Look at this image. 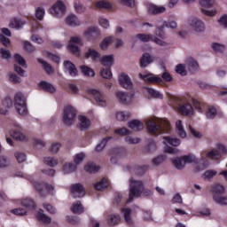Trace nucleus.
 <instances>
[{"label":"nucleus","mask_w":227,"mask_h":227,"mask_svg":"<svg viewBox=\"0 0 227 227\" xmlns=\"http://www.w3.org/2000/svg\"><path fill=\"white\" fill-rule=\"evenodd\" d=\"M211 191L213 192V196H215V195L221 196V195L224 194L226 188H224V185H223L221 184H216L213 185Z\"/></svg>","instance_id":"37"},{"label":"nucleus","mask_w":227,"mask_h":227,"mask_svg":"<svg viewBox=\"0 0 227 227\" xmlns=\"http://www.w3.org/2000/svg\"><path fill=\"white\" fill-rule=\"evenodd\" d=\"M163 27H168V29H176V27H178V23L173 20L164 21Z\"/></svg>","instance_id":"60"},{"label":"nucleus","mask_w":227,"mask_h":227,"mask_svg":"<svg viewBox=\"0 0 227 227\" xmlns=\"http://www.w3.org/2000/svg\"><path fill=\"white\" fill-rule=\"evenodd\" d=\"M182 143V141L175 137H163V144L168 146V145H170V146H179V145Z\"/></svg>","instance_id":"31"},{"label":"nucleus","mask_w":227,"mask_h":227,"mask_svg":"<svg viewBox=\"0 0 227 227\" xmlns=\"http://www.w3.org/2000/svg\"><path fill=\"white\" fill-rule=\"evenodd\" d=\"M100 35H102V32H100V28H98V27H90L83 33V36H85L87 40H95V38H98Z\"/></svg>","instance_id":"19"},{"label":"nucleus","mask_w":227,"mask_h":227,"mask_svg":"<svg viewBox=\"0 0 227 227\" xmlns=\"http://www.w3.org/2000/svg\"><path fill=\"white\" fill-rule=\"evenodd\" d=\"M217 150H211L201 154V160H205V158L212 159L213 160H218L221 159V153H227V148L222 144H217ZM221 152V153H220Z\"/></svg>","instance_id":"7"},{"label":"nucleus","mask_w":227,"mask_h":227,"mask_svg":"<svg viewBox=\"0 0 227 227\" xmlns=\"http://www.w3.org/2000/svg\"><path fill=\"white\" fill-rule=\"evenodd\" d=\"M50 12L54 17H61V15H65L67 6H65V3L59 0L51 6Z\"/></svg>","instance_id":"16"},{"label":"nucleus","mask_w":227,"mask_h":227,"mask_svg":"<svg viewBox=\"0 0 227 227\" xmlns=\"http://www.w3.org/2000/svg\"><path fill=\"white\" fill-rule=\"evenodd\" d=\"M176 131L181 139H185V137H187V132H185V129H184L182 120H177L176 121Z\"/></svg>","instance_id":"29"},{"label":"nucleus","mask_w":227,"mask_h":227,"mask_svg":"<svg viewBox=\"0 0 227 227\" xmlns=\"http://www.w3.org/2000/svg\"><path fill=\"white\" fill-rule=\"evenodd\" d=\"M98 24L103 27V29H109L111 27V23L109 22V20H107L106 17L101 16L98 19Z\"/></svg>","instance_id":"56"},{"label":"nucleus","mask_w":227,"mask_h":227,"mask_svg":"<svg viewBox=\"0 0 227 227\" xmlns=\"http://www.w3.org/2000/svg\"><path fill=\"white\" fill-rule=\"evenodd\" d=\"M108 186L109 182H107L106 178L101 179L94 184L96 191H105V189H107Z\"/></svg>","instance_id":"44"},{"label":"nucleus","mask_w":227,"mask_h":227,"mask_svg":"<svg viewBox=\"0 0 227 227\" xmlns=\"http://www.w3.org/2000/svg\"><path fill=\"white\" fill-rule=\"evenodd\" d=\"M129 201H133L134 198H140V196H151L152 191L145 188L141 181L131 178L129 180Z\"/></svg>","instance_id":"3"},{"label":"nucleus","mask_w":227,"mask_h":227,"mask_svg":"<svg viewBox=\"0 0 227 227\" xmlns=\"http://www.w3.org/2000/svg\"><path fill=\"white\" fill-rule=\"evenodd\" d=\"M214 0H200L199 4L202 8L201 13H203V15H206L207 17H214V15H215L217 12L215 10H207L208 8H212V6H214Z\"/></svg>","instance_id":"14"},{"label":"nucleus","mask_w":227,"mask_h":227,"mask_svg":"<svg viewBox=\"0 0 227 227\" xmlns=\"http://www.w3.org/2000/svg\"><path fill=\"white\" fill-rule=\"evenodd\" d=\"M115 118L118 121H127L130 118V112L129 111H119L115 113Z\"/></svg>","instance_id":"38"},{"label":"nucleus","mask_w":227,"mask_h":227,"mask_svg":"<svg viewBox=\"0 0 227 227\" xmlns=\"http://www.w3.org/2000/svg\"><path fill=\"white\" fill-rule=\"evenodd\" d=\"M153 57L150 53H145L140 59V67L141 68H146V67L153 63Z\"/></svg>","instance_id":"30"},{"label":"nucleus","mask_w":227,"mask_h":227,"mask_svg":"<svg viewBox=\"0 0 227 227\" xmlns=\"http://www.w3.org/2000/svg\"><path fill=\"white\" fill-rule=\"evenodd\" d=\"M14 107L20 116H26L27 114V106H26V99L22 92H16L13 100Z\"/></svg>","instance_id":"5"},{"label":"nucleus","mask_w":227,"mask_h":227,"mask_svg":"<svg viewBox=\"0 0 227 227\" xmlns=\"http://www.w3.org/2000/svg\"><path fill=\"white\" fill-rule=\"evenodd\" d=\"M71 211L73 214H82V212H84V207L81 201L77 200L76 202H74L71 206Z\"/></svg>","instance_id":"41"},{"label":"nucleus","mask_w":227,"mask_h":227,"mask_svg":"<svg viewBox=\"0 0 227 227\" xmlns=\"http://www.w3.org/2000/svg\"><path fill=\"white\" fill-rule=\"evenodd\" d=\"M71 196L73 198H82L86 194L84 186L81 184H74L71 185L70 189Z\"/></svg>","instance_id":"18"},{"label":"nucleus","mask_w":227,"mask_h":227,"mask_svg":"<svg viewBox=\"0 0 227 227\" xmlns=\"http://www.w3.org/2000/svg\"><path fill=\"white\" fill-rule=\"evenodd\" d=\"M206 116L208 120H214L217 116V108L214 106L207 107Z\"/></svg>","instance_id":"50"},{"label":"nucleus","mask_w":227,"mask_h":227,"mask_svg":"<svg viewBox=\"0 0 227 227\" xmlns=\"http://www.w3.org/2000/svg\"><path fill=\"white\" fill-rule=\"evenodd\" d=\"M87 93L91 95L93 97L96 104L98 106H100L101 107H106L107 101H106V98H104V95L98 90L97 89H89L87 90Z\"/></svg>","instance_id":"15"},{"label":"nucleus","mask_w":227,"mask_h":227,"mask_svg":"<svg viewBox=\"0 0 227 227\" xmlns=\"http://www.w3.org/2000/svg\"><path fill=\"white\" fill-rule=\"evenodd\" d=\"M90 125H91V121H90L88 117L84 115L78 116V128L81 129V130H88Z\"/></svg>","instance_id":"25"},{"label":"nucleus","mask_w":227,"mask_h":227,"mask_svg":"<svg viewBox=\"0 0 227 227\" xmlns=\"http://www.w3.org/2000/svg\"><path fill=\"white\" fill-rule=\"evenodd\" d=\"M118 81L119 84H121L122 88H125V90H132V80H130V77H129L127 74L121 73L118 76Z\"/></svg>","instance_id":"20"},{"label":"nucleus","mask_w":227,"mask_h":227,"mask_svg":"<svg viewBox=\"0 0 227 227\" xmlns=\"http://www.w3.org/2000/svg\"><path fill=\"white\" fill-rule=\"evenodd\" d=\"M114 132L117 136H129V134H132V131L127 128L117 129Z\"/></svg>","instance_id":"62"},{"label":"nucleus","mask_w":227,"mask_h":227,"mask_svg":"<svg viewBox=\"0 0 227 227\" xmlns=\"http://www.w3.org/2000/svg\"><path fill=\"white\" fill-rule=\"evenodd\" d=\"M154 35L155 36L153 35L138 34L136 35L135 39L139 40V42H154V43L160 47H168V42L164 40L166 38V33H164L162 28H156Z\"/></svg>","instance_id":"2"},{"label":"nucleus","mask_w":227,"mask_h":227,"mask_svg":"<svg viewBox=\"0 0 227 227\" xmlns=\"http://www.w3.org/2000/svg\"><path fill=\"white\" fill-rule=\"evenodd\" d=\"M114 95L119 104H121L122 106H130V104L134 102V95L129 94L126 91L116 90Z\"/></svg>","instance_id":"9"},{"label":"nucleus","mask_w":227,"mask_h":227,"mask_svg":"<svg viewBox=\"0 0 227 227\" xmlns=\"http://www.w3.org/2000/svg\"><path fill=\"white\" fill-rule=\"evenodd\" d=\"M113 42H114V36L111 35L105 37L99 43L100 50L106 51V49H107V47H109Z\"/></svg>","instance_id":"36"},{"label":"nucleus","mask_w":227,"mask_h":227,"mask_svg":"<svg viewBox=\"0 0 227 227\" xmlns=\"http://www.w3.org/2000/svg\"><path fill=\"white\" fill-rule=\"evenodd\" d=\"M84 169L87 173H97L100 169V167L97 166L94 162H88L84 166Z\"/></svg>","instance_id":"46"},{"label":"nucleus","mask_w":227,"mask_h":227,"mask_svg":"<svg viewBox=\"0 0 227 227\" xmlns=\"http://www.w3.org/2000/svg\"><path fill=\"white\" fill-rule=\"evenodd\" d=\"M10 136L16 141H27V137L22 132L20 124L14 122L10 129Z\"/></svg>","instance_id":"11"},{"label":"nucleus","mask_w":227,"mask_h":227,"mask_svg":"<svg viewBox=\"0 0 227 227\" xmlns=\"http://www.w3.org/2000/svg\"><path fill=\"white\" fill-rule=\"evenodd\" d=\"M36 219L40 221V223H51V217L47 215L43 214V210L40 209L36 214Z\"/></svg>","instance_id":"47"},{"label":"nucleus","mask_w":227,"mask_h":227,"mask_svg":"<svg viewBox=\"0 0 227 227\" xmlns=\"http://www.w3.org/2000/svg\"><path fill=\"white\" fill-rule=\"evenodd\" d=\"M213 200L217 205H221L223 207L227 205V196L226 195H213Z\"/></svg>","instance_id":"45"},{"label":"nucleus","mask_w":227,"mask_h":227,"mask_svg":"<svg viewBox=\"0 0 227 227\" xmlns=\"http://www.w3.org/2000/svg\"><path fill=\"white\" fill-rule=\"evenodd\" d=\"M145 90L153 98H159L160 100H162L163 96L159 90H155V89L153 88H146Z\"/></svg>","instance_id":"49"},{"label":"nucleus","mask_w":227,"mask_h":227,"mask_svg":"<svg viewBox=\"0 0 227 227\" xmlns=\"http://www.w3.org/2000/svg\"><path fill=\"white\" fill-rule=\"evenodd\" d=\"M92 6L98 10H111L113 8V4L106 0H100L95 2Z\"/></svg>","instance_id":"27"},{"label":"nucleus","mask_w":227,"mask_h":227,"mask_svg":"<svg viewBox=\"0 0 227 227\" xmlns=\"http://www.w3.org/2000/svg\"><path fill=\"white\" fill-rule=\"evenodd\" d=\"M149 134H168L171 130V125L168 119H159L157 117L144 120Z\"/></svg>","instance_id":"1"},{"label":"nucleus","mask_w":227,"mask_h":227,"mask_svg":"<svg viewBox=\"0 0 227 227\" xmlns=\"http://www.w3.org/2000/svg\"><path fill=\"white\" fill-rule=\"evenodd\" d=\"M109 139H111V137H106L103 140H101V142L96 145L95 151L102 152V150L106 148V145H107V141H109Z\"/></svg>","instance_id":"58"},{"label":"nucleus","mask_w":227,"mask_h":227,"mask_svg":"<svg viewBox=\"0 0 227 227\" xmlns=\"http://www.w3.org/2000/svg\"><path fill=\"white\" fill-rule=\"evenodd\" d=\"M100 75L103 79H112L113 72H111V67L102 68L100 71Z\"/></svg>","instance_id":"54"},{"label":"nucleus","mask_w":227,"mask_h":227,"mask_svg":"<svg viewBox=\"0 0 227 227\" xmlns=\"http://www.w3.org/2000/svg\"><path fill=\"white\" fill-rule=\"evenodd\" d=\"M26 20L22 18H13L9 24V27L12 29H22L26 26Z\"/></svg>","instance_id":"23"},{"label":"nucleus","mask_w":227,"mask_h":227,"mask_svg":"<svg viewBox=\"0 0 227 227\" xmlns=\"http://www.w3.org/2000/svg\"><path fill=\"white\" fill-rule=\"evenodd\" d=\"M172 162L176 169H184L186 164L196 162V156H194V154L184 155L172 159Z\"/></svg>","instance_id":"6"},{"label":"nucleus","mask_w":227,"mask_h":227,"mask_svg":"<svg viewBox=\"0 0 227 227\" xmlns=\"http://www.w3.org/2000/svg\"><path fill=\"white\" fill-rule=\"evenodd\" d=\"M10 107H12V98H6L2 101L0 114H7L8 109H10Z\"/></svg>","instance_id":"32"},{"label":"nucleus","mask_w":227,"mask_h":227,"mask_svg":"<svg viewBox=\"0 0 227 227\" xmlns=\"http://www.w3.org/2000/svg\"><path fill=\"white\" fill-rule=\"evenodd\" d=\"M176 111L183 114V116H192L194 114V109L189 103H182L176 107Z\"/></svg>","instance_id":"17"},{"label":"nucleus","mask_w":227,"mask_h":227,"mask_svg":"<svg viewBox=\"0 0 227 227\" xmlns=\"http://www.w3.org/2000/svg\"><path fill=\"white\" fill-rule=\"evenodd\" d=\"M14 59L16 63L20 65V67H23V68H27V64H26V59H24V57L20 56V54H15Z\"/></svg>","instance_id":"59"},{"label":"nucleus","mask_w":227,"mask_h":227,"mask_svg":"<svg viewBox=\"0 0 227 227\" xmlns=\"http://www.w3.org/2000/svg\"><path fill=\"white\" fill-rule=\"evenodd\" d=\"M123 152V148L121 147H114L110 150L109 155L112 157L111 158V162L113 164H116V160H114V157H120V153Z\"/></svg>","instance_id":"39"},{"label":"nucleus","mask_w":227,"mask_h":227,"mask_svg":"<svg viewBox=\"0 0 227 227\" xmlns=\"http://www.w3.org/2000/svg\"><path fill=\"white\" fill-rule=\"evenodd\" d=\"M12 161L6 156H0V168H8Z\"/></svg>","instance_id":"63"},{"label":"nucleus","mask_w":227,"mask_h":227,"mask_svg":"<svg viewBox=\"0 0 227 227\" xmlns=\"http://www.w3.org/2000/svg\"><path fill=\"white\" fill-rule=\"evenodd\" d=\"M76 115H77V112L75 111V108L72 106H67L64 109L63 117H62V120L65 125H67V126L74 125V123H75Z\"/></svg>","instance_id":"8"},{"label":"nucleus","mask_w":227,"mask_h":227,"mask_svg":"<svg viewBox=\"0 0 227 227\" xmlns=\"http://www.w3.org/2000/svg\"><path fill=\"white\" fill-rule=\"evenodd\" d=\"M59 162V161L58 158H55V157L44 158V163L46 164V166H50L51 168H54V167L58 166Z\"/></svg>","instance_id":"51"},{"label":"nucleus","mask_w":227,"mask_h":227,"mask_svg":"<svg viewBox=\"0 0 227 227\" xmlns=\"http://www.w3.org/2000/svg\"><path fill=\"white\" fill-rule=\"evenodd\" d=\"M99 59L101 65H103V67H106L107 68H111V67L114 65V55H105Z\"/></svg>","instance_id":"28"},{"label":"nucleus","mask_w":227,"mask_h":227,"mask_svg":"<svg viewBox=\"0 0 227 227\" xmlns=\"http://www.w3.org/2000/svg\"><path fill=\"white\" fill-rule=\"evenodd\" d=\"M32 185L42 196H45V194H54V186L52 185L38 183L36 181L32 182Z\"/></svg>","instance_id":"12"},{"label":"nucleus","mask_w":227,"mask_h":227,"mask_svg":"<svg viewBox=\"0 0 227 227\" xmlns=\"http://www.w3.org/2000/svg\"><path fill=\"white\" fill-rule=\"evenodd\" d=\"M139 77L146 82H153L155 84H162V79L165 82H171L173 81V77L168 71H165L161 74V78L150 73L139 74Z\"/></svg>","instance_id":"4"},{"label":"nucleus","mask_w":227,"mask_h":227,"mask_svg":"<svg viewBox=\"0 0 227 227\" xmlns=\"http://www.w3.org/2000/svg\"><path fill=\"white\" fill-rule=\"evenodd\" d=\"M215 175H217V171L214 170V169H209L204 172V180H212V178H214V176H215Z\"/></svg>","instance_id":"61"},{"label":"nucleus","mask_w":227,"mask_h":227,"mask_svg":"<svg viewBox=\"0 0 227 227\" xmlns=\"http://www.w3.org/2000/svg\"><path fill=\"white\" fill-rule=\"evenodd\" d=\"M188 25L195 31L196 33H204L206 27L203 20H200L197 17H191L188 19Z\"/></svg>","instance_id":"13"},{"label":"nucleus","mask_w":227,"mask_h":227,"mask_svg":"<svg viewBox=\"0 0 227 227\" xmlns=\"http://www.w3.org/2000/svg\"><path fill=\"white\" fill-rule=\"evenodd\" d=\"M86 159V154L84 153H79L74 155V164L75 166H79V164H82V161Z\"/></svg>","instance_id":"53"},{"label":"nucleus","mask_w":227,"mask_h":227,"mask_svg":"<svg viewBox=\"0 0 227 227\" xmlns=\"http://www.w3.org/2000/svg\"><path fill=\"white\" fill-rule=\"evenodd\" d=\"M85 58H90V59L97 61L100 59V52L94 48H89L85 52Z\"/></svg>","instance_id":"33"},{"label":"nucleus","mask_w":227,"mask_h":227,"mask_svg":"<svg viewBox=\"0 0 227 227\" xmlns=\"http://www.w3.org/2000/svg\"><path fill=\"white\" fill-rule=\"evenodd\" d=\"M20 203L23 207L29 208V210H35V208H36V204H35V201L30 198L23 199L22 200H20Z\"/></svg>","instance_id":"42"},{"label":"nucleus","mask_w":227,"mask_h":227,"mask_svg":"<svg viewBox=\"0 0 227 227\" xmlns=\"http://www.w3.org/2000/svg\"><path fill=\"white\" fill-rule=\"evenodd\" d=\"M147 12L152 13V15H158V13H164L166 12V7L155 5L153 4H148Z\"/></svg>","instance_id":"26"},{"label":"nucleus","mask_w":227,"mask_h":227,"mask_svg":"<svg viewBox=\"0 0 227 227\" xmlns=\"http://www.w3.org/2000/svg\"><path fill=\"white\" fill-rule=\"evenodd\" d=\"M37 61H39V63H41L42 67L46 72V74H48L49 75H52V74H54V68H52V66H51L45 60H43L42 59H38Z\"/></svg>","instance_id":"40"},{"label":"nucleus","mask_w":227,"mask_h":227,"mask_svg":"<svg viewBox=\"0 0 227 227\" xmlns=\"http://www.w3.org/2000/svg\"><path fill=\"white\" fill-rule=\"evenodd\" d=\"M33 144L35 148H43V146H45V142L42 138L38 137L34 138Z\"/></svg>","instance_id":"64"},{"label":"nucleus","mask_w":227,"mask_h":227,"mask_svg":"<svg viewBox=\"0 0 227 227\" xmlns=\"http://www.w3.org/2000/svg\"><path fill=\"white\" fill-rule=\"evenodd\" d=\"M65 22L67 26H71V27L81 26V20H79L75 14L67 15L65 19Z\"/></svg>","instance_id":"24"},{"label":"nucleus","mask_w":227,"mask_h":227,"mask_svg":"<svg viewBox=\"0 0 227 227\" xmlns=\"http://www.w3.org/2000/svg\"><path fill=\"white\" fill-rule=\"evenodd\" d=\"M121 220V217H120V215H109L106 218L107 223L110 226H114L115 224H118V223H120V221Z\"/></svg>","instance_id":"43"},{"label":"nucleus","mask_w":227,"mask_h":227,"mask_svg":"<svg viewBox=\"0 0 227 227\" xmlns=\"http://www.w3.org/2000/svg\"><path fill=\"white\" fill-rule=\"evenodd\" d=\"M188 70H190L191 72L194 71V70H198V67H200L198 65V62L196 60H194V59H189L187 60V64H186Z\"/></svg>","instance_id":"55"},{"label":"nucleus","mask_w":227,"mask_h":227,"mask_svg":"<svg viewBox=\"0 0 227 227\" xmlns=\"http://www.w3.org/2000/svg\"><path fill=\"white\" fill-rule=\"evenodd\" d=\"M128 127L133 132H141V130L145 129V123L139 120H131L128 122Z\"/></svg>","instance_id":"21"},{"label":"nucleus","mask_w":227,"mask_h":227,"mask_svg":"<svg viewBox=\"0 0 227 227\" xmlns=\"http://www.w3.org/2000/svg\"><path fill=\"white\" fill-rule=\"evenodd\" d=\"M213 51H215V52H224L226 46H224V44H221L219 43H213L211 45Z\"/></svg>","instance_id":"57"},{"label":"nucleus","mask_w":227,"mask_h":227,"mask_svg":"<svg viewBox=\"0 0 227 227\" xmlns=\"http://www.w3.org/2000/svg\"><path fill=\"white\" fill-rule=\"evenodd\" d=\"M40 90H43L44 91H48V93H54L56 91V87L52 85L51 83H49L47 82H41L38 84Z\"/></svg>","instance_id":"35"},{"label":"nucleus","mask_w":227,"mask_h":227,"mask_svg":"<svg viewBox=\"0 0 227 227\" xmlns=\"http://www.w3.org/2000/svg\"><path fill=\"white\" fill-rule=\"evenodd\" d=\"M80 70L83 74V75H85V77H94L95 76V71H93V69L90 68L87 66H81Z\"/></svg>","instance_id":"48"},{"label":"nucleus","mask_w":227,"mask_h":227,"mask_svg":"<svg viewBox=\"0 0 227 227\" xmlns=\"http://www.w3.org/2000/svg\"><path fill=\"white\" fill-rule=\"evenodd\" d=\"M64 69L66 74H68L71 75V77H75L77 75V67H75V65L70 60H66L64 62Z\"/></svg>","instance_id":"22"},{"label":"nucleus","mask_w":227,"mask_h":227,"mask_svg":"<svg viewBox=\"0 0 227 227\" xmlns=\"http://www.w3.org/2000/svg\"><path fill=\"white\" fill-rule=\"evenodd\" d=\"M121 212L124 215V221H126L128 224H134V221L132 220V209L129 207H123Z\"/></svg>","instance_id":"34"},{"label":"nucleus","mask_w":227,"mask_h":227,"mask_svg":"<svg viewBox=\"0 0 227 227\" xmlns=\"http://www.w3.org/2000/svg\"><path fill=\"white\" fill-rule=\"evenodd\" d=\"M77 169V166H75L74 163H66L63 166V171L66 175H68L70 173H74Z\"/></svg>","instance_id":"52"},{"label":"nucleus","mask_w":227,"mask_h":227,"mask_svg":"<svg viewBox=\"0 0 227 227\" xmlns=\"http://www.w3.org/2000/svg\"><path fill=\"white\" fill-rule=\"evenodd\" d=\"M77 45H82V40L79 36H73L69 39L67 49L74 56H81V50Z\"/></svg>","instance_id":"10"}]
</instances>
